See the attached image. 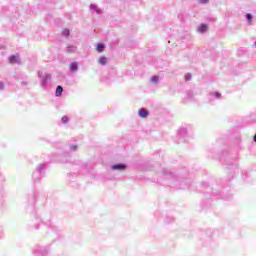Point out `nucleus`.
Here are the masks:
<instances>
[{
    "mask_svg": "<svg viewBox=\"0 0 256 256\" xmlns=\"http://www.w3.org/2000/svg\"><path fill=\"white\" fill-rule=\"evenodd\" d=\"M49 253V247L46 246H36L34 249L35 256H45Z\"/></svg>",
    "mask_w": 256,
    "mask_h": 256,
    "instance_id": "nucleus-5",
    "label": "nucleus"
},
{
    "mask_svg": "<svg viewBox=\"0 0 256 256\" xmlns=\"http://www.w3.org/2000/svg\"><path fill=\"white\" fill-rule=\"evenodd\" d=\"M209 29V26L205 23H201L198 28L197 31L198 33H206V31Z\"/></svg>",
    "mask_w": 256,
    "mask_h": 256,
    "instance_id": "nucleus-11",
    "label": "nucleus"
},
{
    "mask_svg": "<svg viewBox=\"0 0 256 256\" xmlns=\"http://www.w3.org/2000/svg\"><path fill=\"white\" fill-rule=\"evenodd\" d=\"M138 115L141 119H147V117H149V110H147V108H140Z\"/></svg>",
    "mask_w": 256,
    "mask_h": 256,
    "instance_id": "nucleus-9",
    "label": "nucleus"
},
{
    "mask_svg": "<svg viewBox=\"0 0 256 256\" xmlns=\"http://www.w3.org/2000/svg\"><path fill=\"white\" fill-rule=\"evenodd\" d=\"M203 187H209V184L207 182L202 183Z\"/></svg>",
    "mask_w": 256,
    "mask_h": 256,
    "instance_id": "nucleus-30",
    "label": "nucleus"
},
{
    "mask_svg": "<svg viewBox=\"0 0 256 256\" xmlns=\"http://www.w3.org/2000/svg\"><path fill=\"white\" fill-rule=\"evenodd\" d=\"M98 63L100 65H107V57H105V56L100 57L98 60Z\"/></svg>",
    "mask_w": 256,
    "mask_h": 256,
    "instance_id": "nucleus-17",
    "label": "nucleus"
},
{
    "mask_svg": "<svg viewBox=\"0 0 256 256\" xmlns=\"http://www.w3.org/2000/svg\"><path fill=\"white\" fill-rule=\"evenodd\" d=\"M245 175V177H247V174H244Z\"/></svg>",
    "mask_w": 256,
    "mask_h": 256,
    "instance_id": "nucleus-36",
    "label": "nucleus"
},
{
    "mask_svg": "<svg viewBox=\"0 0 256 256\" xmlns=\"http://www.w3.org/2000/svg\"><path fill=\"white\" fill-rule=\"evenodd\" d=\"M90 11H95L97 15H101L103 11L97 6V4H90Z\"/></svg>",
    "mask_w": 256,
    "mask_h": 256,
    "instance_id": "nucleus-12",
    "label": "nucleus"
},
{
    "mask_svg": "<svg viewBox=\"0 0 256 256\" xmlns=\"http://www.w3.org/2000/svg\"><path fill=\"white\" fill-rule=\"evenodd\" d=\"M51 231H55V228H51Z\"/></svg>",
    "mask_w": 256,
    "mask_h": 256,
    "instance_id": "nucleus-35",
    "label": "nucleus"
},
{
    "mask_svg": "<svg viewBox=\"0 0 256 256\" xmlns=\"http://www.w3.org/2000/svg\"><path fill=\"white\" fill-rule=\"evenodd\" d=\"M253 141H254V143H256V133H255V135L253 137Z\"/></svg>",
    "mask_w": 256,
    "mask_h": 256,
    "instance_id": "nucleus-31",
    "label": "nucleus"
},
{
    "mask_svg": "<svg viewBox=\"0 0 256 256\" xmlns=\"http://www.w3.org/2000/svg\"><path fill=\"white\" fill-rule=\"evenodd\" d=\"M77 149H78V146L76 144L70 145V151L75 152V151H77Z\"/></svg>",
    "mask_w": 256,
    "mask_h": 256,
    "instance_id": "nucleus-25",
    "label": "nucleus"
},
{
    "mask_svg": "<svg viewBox=\"0 0 256 256\" xmlns=\"http://www.w3.org/2000/svg\"><path fill=\"white\" fill-rule=\"evenodd\" d=\"M151 83H153V85H157L159 83V76L157 75L152 76Z\"/></svg>",
    "mask_w": 256,
    "mask_h": 256,
    "instance_id": "nucleus-19",
    "label": "nucleus"
},
{
    "mask_svg": "<svg viewBox=\"0 0 256 256\" xmlns=\"http://www.w3.org/2000/svg\"><path fill=\"white\" fill-rule=\"evenodd\" d=\"M173 221H175V218H173V216L165 217V223L169 224V223H173Z\"/></svg>",
    "mask_w": 256,
    "mask_h": 256,
    "instance_id": "nucleus-22",
    "label": "nucleus"
},
{
    "mask_svg": "<svg viewBox=\"0 0 256 256\" xmlns=\"http://www.w3.org/2000/svg\"><path fill=\"white\" fill-rule=\"evenodd\" d=\"M5 89V83L0 81V91H3Z\"/></svg>",
    "mask_w": 256,
    "mask_h": 256,
    "instance_id": "nucleus-28",
    "label": "nucleus"
},
{
    "mask_svg": "<svg viewBox=\"0 0 256 256\" xmlns=\"http://www.w3.org/2000/svg\"><path fill=\"white\" fill-rule=\"evenodd\" d=\"M191 77H192L191 73H187L185 74L184 79L185 81H191Z\"/></svg>",
    "mask_w": 256,
    "mask_h": 256,
    "instance_id": "nucleus-24",
    "label": "nucleus"
},
{
    "mask_svg": "<svg viewBox=\"0 0 256 256\" xmlns=\"http://www.w3.org/2000/svg\"><path fill=\"white\" fill-rule=\"evenodd\" d=\"M69 69L71 73H77V71H79V63L77 62L70 63Z\"/></svg>",
    "mask_w": 256,
    "mask_h": 256,
    "instance_id": "nucleus-10",
    "label": "nucleus"
},
{
    "mask_svg": "<svg viewBox=\"0 0 256 256\" xmlns=\"http://www.w3.org/2000/svg\"><path fill=\"white\" fill-rule=\"evenodd\" d=\"M157 175L160 177V181L164 179L177 189H189V185H191V180L188 178L189 170L187 168H181L179 170L162 168Z\"/></svg>",
    "mask_w": 256,
    "mask_h": 256,
    "instance_id": "nucleus-1",
    "label": "nucleus"
},
{
    "mask_svg": "<svg viewBox=\"0 0 256 256\" xmlns=\"http://www.w3.org/2000/svg\"><path fill=\"white\" fill-rule=\"evenodd\" d=\"M62 35H63V37H69V35H71V31L68 28H65L62 31Z\"/></svg>",
    "mask_w": 256,
    "mask_h": 256,
    "instance_id": "nucleus-21",
    "label": "nucleus"
},
{
    "mask_svg": "<svg viewBox=\"0 0 256 256\" xmlns=\"http://www.w3.org/2000/svg\"><path fill=\"white\" fill-rule=\"evenodd\" d=\"M210 97H215V99H221V94L219 91L211 92Z\"/></svg>",
    "mask_w": 256,
    "mask_h": 256,
    "instance_id": "nucleus-18",
    "label": "nucleus"
},
{
    "mask_svg": "<svg viewBox=\"0 0 256 256\" xmlns=\"http://www.w3.org/2000/svg\"><path fill=\"white\" fill-rule=\"evenodd\" d=\"M198 2H199L201 5H207V3H209V0H198Z\"/></svg>",
    "mask_w": 256,
    "mask_h": 256,
    "instance_id": "nucleus-27",
    "label": "nucleus"
},
{
    "mask_svg": "<svg viewBox=\"0 0 256 256\" xmlns=\"http://www.w3.org/2000/svg\"><path fill=\"white\" fill-rule=\"evenodd\" d=\"M36 201H37V192L34 191L28 194V205H30V207H35Z\"/></svg>",
    "mask_w": 256,
    "mask_h": 256,
    "instance_id": "nucleus-6",
    "label": "nucleus"
},
{
    "mask_svg": "<svg viewBox=\"0 0 256 256\" xmlns=\"http://www.w3.org/2000/svg\"><path fill=\"white\" fill-rule=\"evenodd\" d=\"M224 165H225L226 169H228L230 171H235V170H237V167H238L237 160L231 159V158H226L224 160Z\"/></svg>",
    "mask_w": 256,
    "mask_h": 256,
    "instance_id": "nucleus-4",
    "label": "nucleus"
},
{
    "mask_svg": "<svg viewBox=\"0 0 256 256\" xmlns=\"http://www.w3.org/2000/svg\"><path fill=\"white\" fill-rule=\"evenodd\" d=\"M77 51V48L73 45H70L66 48V53H75Z\"/></svg>",
    "mask_w": 256,
    "mask_h": 256,
    "instance_id": "nucleus-16",
    "label": "nucleus"
},
{
    "mask_svg": "<svg viewBox=\"0 0 256 256\" xmlns=\"http://www.w3.org/2000/svg\"><path fill=\"white\" fill-rule=\"evenodd\" d=\"M219 196V194H217V192H212V194H211V197L213 198V197H218Z\"/></svg>",
    "mask_w": 256,
    "mask_h": 256,
    "instance_id": "nucleus-29",
    "label": "nucleus"
},
{
    "mask_svg": "<svg viewBox=\"0 0 256 256\" xmlns=\"http://www.w3.org/2000/svg\"><path fill=\"white\" fill-rule=\"evenodd\" d=\"M55 95L56 97H61L63 95V86L58 85L56 87Z\"/></svg>",
    "mask_w": 256,
    "mask_h": 256,
    "instance_id": "nucleus-14",
    "label": "nucleus"
},
{
    "mask_svg": "<svg viewBox=\"0 0 256 256\" xmlns=\"http://www.w3.org/2000/svg\"><path fill=\"white\" fill-rule=\"evenodd\" d=\"M208 157H210L211 159H218V157L213 155V152L211 151H208Z\"/></svg>",
    "mask_w": 256,
    "mask_h": 256,
    "instance_id": "nucleus-26",
    "label": "nucleus"
},
{
    "mask_svg": "<svg viewBox=\"0 0 256 256\" xmlns=\"http://www.w3.org/2000/svg\"><path fill=\"white\" fill-rule=\"evenodd\" d=\"M37 75L40 81V86L43 89V91H51V85H53V79L51 77V74L39 70Z\"/></svg>",
    "mask_w": 256,
    "mask_h": 256,
    "instance_id": "nucleus-2",
    "label": "nucleus"
},
{
    "mask_svg": "<svg viewBox=\"0 0 256 256\" xmlns=\"http://www.w3.org/2000/svg\"><path fill=\"white\" fill-rule=\"evenodd\" d=\"M178 137H181V139H185V137H187V128H180L178 130Z\"/></svg>",
    "mask_w": 256,
    "mask_h": 256,
    "instance_id": "nucleus-13",
    "label": "nucleus"
},
{
    "mask_svg": "<svg viewBox=\"0 0 256 256\" xmlns=\"http://www.w3.org/2000/svg\"><path fill=\"white\" fill-rule=\"evenodd\" d=\"M112 171H125L127 169V164L116 163L111 166Z\"/></svg>",
    "mask_w": 256,
    "mask_h": 256,
    "instance_id": "nucleus-7",
    "label": "nucleus"
},
{
    "mask_svg": "<svg viewBox=\"0 0 256 256\" xmlns=\"http://www.w3.org/2000/svg\"><path fill=\"white\" fill-rule=\"evenodd\" d=\"M22 85L23 86H27V82H22Z\"/></svg>",
    "mask_w": 256,
    "mask_h": 256,
    "instance_id": "nucleus-33",
    "label": "nucleus"
},
{
    "mask_svg": "<svg viewBox=\"0 0 256 256\" xmlns=\"http://www.w3.org/2000/svg\"><path fill=\"white\" fill-rule=\"evenodd\" d=\"M47 171V164H38L35 171L32 173V179L34 183H39Z\"/></svg>",
    "mask_w": 256,
    "mask_h": 256,
    "instance_id": "nucleus-3",
    "label": "nucleus"
},
{
    "mask_svg": "<svg viewBox=\"0 0 256 256\" xmlns=\"http://www.w3.org/2000/svg\"><path fill=\"white\" fill-rule=\"evenodd\" d=\"M61 122H62L64 125H66V123H69V117L63 116V117L61 118Z\"/></svg>",
    "mask_w": 256,
    "mask_h": 256,
    "instance_id": "nucleus-23",
    "label": "nucleus"
},
{
    "mask_svg": "<svg viewBox=\"0 0 256 256\" xmlns=\"http://www.w3.org/2000/svg\"><path fill=\"white\" fill-rule=\"evenodd\" d=\"M45 225H47V227H51V223H44Z\"/></svg>",
    "mask_w": 256,
    "mask_h": 256,
    "instance_id": "nucleus-32",
    "label": "nucleus"
},
{
    "mask_svg": "<svg viewBox=\"0 0 256 256\" xmlns=\"http://www.w3.org/2000/svg\"><path fill=\"white\" fill-rule=\"evenodd\" d=\"M96 51L98 53H103V51H105V45L103 43H98L96 45Z\"/></svg>",
    "mask_w": 256,
    "mask_h": 256,
    "instance_id": "nucleus-15",
    "label": "nucleus"
},
{
    "mask_svg": "<svg viewBox=\"0 0 256 256\" xmlns=\"http://www.w3.org/2000/svg\"><path fill=\"white\" fill-rule=\"evenodd\" d=\"M211 21H216V19L215 18H211Z\"/></svg>",
    "mask_w": 256,
    "mask_h": 256,
    "instance_id": "nucleus-34",
    "label": "nucleus"
},
{
    "mask_svg": "<svg viewBox=\"0 0 256 256\" xmlns=\"http://www.w3.org/2000/svg\"><path fill=\"white\" fill-rule=\"evenodd\" d=\"M8 61L11 64L17 63L18 65H21V58L19 57L18 54H12L8 57Z\"/></svg>",
    "mask_w": 256,
    "mask_h": 256,
    "instance_id": "nucleus-8",
    "label": "nucleus"
},
{
    "mask_svg": "<svg viewBox=\"0 0 256 256\" xmlns=\"http://www.w3.org/2000/svg\"><path fill=\"white\" fill-rule=\"evenodd\" d=\"M246 19L248 21V24L251 25V23L253 22V14L247 13L246 14Z\"/></svg>",
    "mask_w": 256,
    "mask_h": 256,
    "instance_id": "nucleus-20",
    "label": "nucleus"
}]
</instances>
